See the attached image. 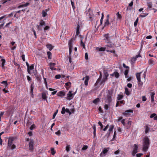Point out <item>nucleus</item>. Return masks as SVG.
<instances>
[{"instance_id":"obj_36","label":"nucleus","mask_w":157,"mask_h":157,"mask_svg":"<svg viewBox=\"0 0 157 157\" xmlns=\"http://www.w3.org/2000/svg\"><path fill=\"white\" fill-rule=\"evenodd\" d=\"M109 24V20L108 19H106L104 23V27H105L106 26H108Z\"/></svg>"},{"instance_id":"obj_26","label":"nucleus","mask_w":157,"mask_h":157,"mask_svg":"<svg viewBox=\"0 0 157 157\" xmlns=\"http://www.w3.org/2000/svg\"><path fill=\"white\" fill-rule=\"evenodd\" d=\"M155 94V93L154 92H151V102H153L154 101V95Z\"/></svg>"},{"instance_id":"obj_39","label":"nucleus","mask_w":157,"mask_h":157,"mask_svg":"<svg viewBox=\"0 0 157 157\" xmlns=\"http://www.w3.org/2000/svg\"><path fill=\"white\" fill-rule=\"evenodd\" d=\"M47 54L48 56V58L49 59H52V53L50 52H47Z\"/></svg>"},{"instance_id":"obj_5","label":"nucleus","mask_w":157,"mask_h":157,"mask_svg":"<svg viewBox=\"0 0 157 157\" xmlns=\"http://www.w3.org/2000/svg\"><path fill=\"white\" fill-rule=\"evenodd\" d=\"M106 49H107V47H105H105H96V50L97 51H101V52H104L105 51V50H106V51L107 52H113V53H115V51H113L112 50H105Z\"/></svg>"},{"instance_id":"obj_3","label":"nucleus","mask_w":157,"mask_h":157,"mask_svg":"<svg viewBox=\"0 0 157 157\" xmlns=\"http://www.w3.org/2000/svg\"><path fill=\"white\" fill-rule=\"evenodd\" d=\"M14 138L13 137H10L9 138L8 141V146L12 149H13L15 148L16 147L15 145L13 144V142Z\"/></svg>"},{"instance_id":"obj_47","label":"nucleus","mask_w":157,"mask_h":157,"mask_svg":"<svg viewBox=\"0 0 157 157\" xmlns=\"http://www.w3.org/2000/svg\"><path fill=\"white\" fill-rule=\"evenodd\" d=\"M104 76H105L106 77H108L109 76V74L108 73V72L106 70H104Z\"/></svg>"},{"instance_id":"obj_50","label":"nucleus","mask_w":157,"mask_h":157,"mask_svg":"<svg viewBox=\"0 0 157 157\" xmlns=\"http://www.w3.org/2000/svg\"><path fill=\"white\" fill-rule=\"evenodd\" d=\"M88 148V146L86 145H84L83 147H82V150H86Z\"/></svg>"},{"instance_id":"obj_45","label":"nucleus","mask_w":157,"mask_h":157,"mask_svg":"<svg viewBox=\"0 0 157 157\" xmlns=\"http://www.w3.org/2000/svg\"><path fill=\"white\" fill-rule=\"evenodd\" d=\"M70 145H67L66 147V150L67 152H69L70 151Z\"/></svg>"},{"instance_id":"obj_19","label":"nucleus","mask_w":157,"mask_h":157,"mask_svg":"<svg viewBox=\"0 0 157 157\" xmlns=\"http://www.w3.org/2000/svg\"><path fill=\"white\" fill-rule=\"evenodd\" d=\"M89 76L88 75H86L85 77V79L84 81L85 85L87 86L88 84V82L89 79Z\"/></svg>"},{"instance_id":"obj_53","label":"nucleus","mask_w":157,"mask_h":157,"mask_svg":"<svg viewBox=\"0 0 157 157\" xmlns=\"http://www.w3.org/2000/svg\"><path fill=\"white\" fill-rule=\"evenodd\" d=\"M51 153L52 155H54L56 153V151L54 150V148H52L51 149Z\"/></svg>"},{"instance_id":"obj_55","label":"nucleus","mask_w":157,"mask_h":157,"mask_svg":"<svg viewBox=\"0 0 157 157\" xmlns=\"http://www.w3.org/2000/svg\"><path fill=\"white\" fill-rule=\"evenodd\" d=\"M128 70H125V71H124V74L125 76V77L126 78H127V75H128Z\"/></svg>"},{"instance_id":"obj_22","label":"nucleus","mask_w":157,"mask_h":157,"mask_svg":"<svg viewBox=\"0 0 157 157\" xmlns=\"http://www.w3.org/2000/svg\"><path fill=\"white\" fill-rule=\"evenodd\" d=\"M148 64L151 65H153L155 64V62L152 59H150L148 62Z\"/></svg>"},{"instance_id":"obj_6","label":"nucleus","mask_w":157,"mask_h":157,"mask_svg":"<svg viewBox=\"0 0 157 157\" xmlns=\"http://www.w3.org/2000/svg\"><path fill=\"white\" fill-rule=\"evenodd\" d=\"M138 146L136 144H134L133 147V150L132 151V154L133 156H135L136 154L138 151Z\"/></svg>"},{"instance_id":"obj_60","label":"nucleus","mask_w":157,"mask_h":157,"mask_svg":"<svg viewBox=\"0 0 157 157\" xmlns=\"http://www.w3.org/2000/svg\"><path fill=\"white\" fill-rule=\"evenodd\" d=\"M61 133L60 130H58L57 132H55V134L58 136H60Z\"/></svg>"},{"instance_id":"obj_62","label":"nucleus","mask_w":157,"mask_h":157,"mask_svg":"<svg viewBox=\"0 0 157 157\" xmlns=\"http://www.w3.org/2000/svg\"><path fill=\"white\" fill-rule=\"evenodd\" d=\"M98 124L100 126L101 128H103V125L102 124L101 122L100 121H99L98 122Z\"/></svg>"},{"instance_id":"obj_59","label":"nucleus","mask_w":157,"mask_h":157,"mask_svg":"<svg viewBox=\"0 0 157 157\" xmlns=\"http://www.w3.org/2000/svg\"><path fill=\"white\" fill-rule=\"evenodd\" d=\"M146 76V72H144L143 74V75L142 77V78L143 79V78L144 79V80H145V77Z\"/></svg>"},{"instance_id":"obj_33","label":"nucleus","mask_w":157,"mask_h":157,"mask_svg":"<svg viewBox=\"0 0 157 157\" xmlns=\"http://www.w3.org/2000/svg\"><path fill=\"white\" fill-rule=\"evenodd\" d=\"M34 89V86L33 84H31L30 86V92L31 94V95L32 96L33 95V90Z\"/></svg>"},{"instance_id":"obj_32","label":"nucleus","mask_w":157,"mask_h":157,"mask_svg":"<svg viewBox=\"0 0 157 157\" xmlns=\"http://www.w3.org/2000/svg\"><path fill=\"white\" fill-rule=\"evenodd\" d=\"M108 77H106L105 76H104L103 77L102 80L100 82V83L101 84H102L103 83L105 82L107 80V78Z\"/></svg>"},{"instance_id":"obj_28","label":"nucleus","mask_w":157,"mask_h":157,"mask_svg":"<svg viewBox=\"0 0 157 157\" xmlns=\"http://www.w3.org/2000/svg\"><path fill=\"white\" fill-rule=\"evenodd\" d=\"M47 48L49 49L50 51H51L53 48L54 47L51 44H48L46 45Z\"/></svg>"},{"instance_id":"obj_43","label":"nucleus","mask_w":157,"mask_h":157,"mask_svg":"<svg viewBox=\"0 0 157 157\" xmlns=\"http://www.w3.org/2000/svg\"><path fill=\"white\" fill-rule=\"evenodd\" d=\"M138 85L139 87L140 88H141L143 86V82L141 81V80L140 81H138Z\"/></svg>"},{"instance_id":"obj_57","label":"nucleus","mask_w":157,"mask_h":157,"mask_svg":"<svg viewBox=\"0 0 157 157\" xmlns=\"http://www.w3.org/2000/svg\"><path fill=\"white\" fill-rule=\"evenodd\" d=\"M102 78V75L101 73H100V75L99 78H98V79L97 80V82L99 83L100 82V79H101Z\"/></svg>"},{"instance_id":"obj_23","label":"nucleus","mask_w":157,"mask_h":157,"mask_svg":"<svg viewBox=\"0 0 157 157\" xmlns=\"http://www.w3.org/2000/svg\"><path fill=\"white\" fill-rule=\"evenodd\" d=\"M147 5L148 6V9L150 10H151V8L152 6V2H149L147 3Z\"/></svg>"},{"instance_id":"obj_24","label":"nucleus","mask_w":157,"mask_h":157,"mask_svg":"<svg viewBox=\"0 0 157 157\" xmlns=\"http://www.w3.org/2000/svg\"><path fill=\"white\" fill-rule=\"evenodd\" d=\"M42 98L44 100H46L47 102V96L46 95V93L44 92L42 93Z\"/></svg>"},{"instance_id":"obj_12","label":"nucleus","mask_w":157,"mask_h":157,"mask_svg":"<svg viewBox=\"0 0 157 157\" xmlns=\"http://www.w3.org/2000/svg\"><path fill=\"white\" fill-rule=\"evenodd\" d=\"M65 95V93L64 91H61L58 92L57 93V95L61 98H63Z\"/></svg>"},{"instance_id":"obj_42","label":"nucleus","mask_w":157,"mask_h":157,"mask_svg":"<svg viewBox=\"0 0 157 157\" xmlns=\"http://www.w3.org/2000/svg\"><path fill=\"white\" fill-rule=\"evenodd\" d=\"M1 83L2 84L4 85H5L4 86L5 87H6L8 85V84H7V82L6 81H2L1 82Z\"/></svg>"},{"instance_id":"obj_48","label":"nucleus","mask_w":157,"mask_h":157,"mask_svg":"<svg viewBox=\"0 0 157 157\" xmlns=\"http://www.w3.org/2000/svg\"><path fill=\"white\" fill-rule=\"evenodd\" d=\"M4 133V132H2L0 133V144L1 145H2V140L1 137V136Z\"/></svg>"},{"instance_id":"obj_1","label":"nucleus","mask_w":157,"mask_h":157,"mask_svg":"<svg viewBox=\"0 0 157 157\" xmlns=\"http://www.w3.org/2000/svg\"><path fill=\"white\" fill-rule=\"evenodd\" d=\"M150 142L148 138L145 136L143 139V151H146L148 149L149 145Z\"/></svg>"},{"instance_id":"obj_15","label":"nucleus","mask_w":157,"mask_h":157,"mask_svg":"<svg viewBox=\"0 0 157 157\" xmlns=\"http://www.w3.org/2000/svg\"><path fill=\"white\" fill-rule=\"evenodd\" d=\"M34 65L32 64L31 66H29V67L27 68V71L29 74H31V71L34 69Z\"/></svg>"},{"instance_id":"obj_14","label":"nucleus","mask_w":157,"mask_h":157,"mask_svg":"<svg viewBox=\"0 0 157 157\" xmlns=\"http://www.w3.org/2000/svg\"><path fill=\"white\" fill-rule=\"evenodd\" d=\"M33 140L30 141L29 143V150L32 151L33 149Z\"/></svg>"},{"instance_id":"obj_34","label":"nucleus","mask_w":157,"mask_h":157,"mask_svg":"<svg viewBox=\"0 0 157 157\" xmlns=\"http://www.w3.org/2000/svg\"><path fill=\"white\" fill-rule=\"evenodd\" d=\"M108 44L105 46V47H107V48H108V47L112 48L113 47L114 45L113 43L110 42Z\"/></svg>"},{"instance_id":"obj_37","label":"nucleus","mask_w":157,"mask_h":157,"mask_svg":"<svg viewBox=\"0 0 157 157\" xmlns=\"http://www.w3.org/2000/svg\"><path fill=\"white\" fill-rule=\"evenodd\" d=\"M117 16V18L118 20H120L122 18V16L119 13V12H118L116 14Z\"/></svg>"},{"instance_id":"obj_64","label":"nucleus","mask_w":157,"mask_h":157,"mask_svg":"<svg viewBox=\"0 0 157 157\" xmlns=\"http://www.w3.org/2000/svg\"><path fill=\"white\" fill-rule=\"evenodd\" d=\"M85 57L86 60H87L88 59V54L87 53H85Z\"/></svg>"},{"instance_id":"obj_10","label":"nucleus","mask_w":157,"mask_h":157,"mask_svg":"<svg viewBox=\"0 0 157 157\" xmlns=\"http://www.w3.org/2000/svg\"><path fill=\"white\" fill-rule=\"evenodd\" d=\"M104 39L105 40V42L107 43H110V38L109 36V34H107L104 35Z\"/></svg>"},{"instance_id":"obj_40","label":"nucleus","mask_w":157,"mask_h":157,"mask_svg":"<svg viewBox=\"0 0 157 157\" xmlns=\"http://www.w3.org/2000/svg\"><path fill=\"white\" fill-rule=\"evenodd\" d=\"M29 3H26L23 4L22 5L20 6L19 7H26L29 5Z\"/></svg>"},{"instance_id":"obj_52","label":"nucleus","mask_w":157,"mask_h":157,"mask_svg":"<svg viewBox=\"0 0 157 157\" xmlns=\"http://www.w3.org/2000/svg\"><path fill=\"white\" fill-rule=\"evenodd\" d=\"M36 128V126L34 124H33L30 127V129L31 130H32L35 128Z\"/></svg>"},{"instance_id":"obj_41","label":"nucleus","mask_w":157,"mask_h":157,"mask_svg":"<svg viewBox=\"0 0 157 157\" xmlns=\"http://www.w3.org/2000/svg\"><path fill=\"white\" fill-rule=\"evenodd\" d=\"M125 92L126 94L128 96L130 94V92L128 91V89L127 88H125Z\"/></svg>"},{"instance_id":"obj_44","label":"nucleus","mask_w":157,"mask_h":157,"mask_svg":"<svg viewBox=\"0 0 157 157\" xmlns=\"http://www.w3.org/2000/svg\"><path fill=\"white\" fill-rule=\"evenodd\" d=\"M99 98H97L93 100V102L95 104L97 103L99 101Z\"/></svg>"},{"instance_id":"obj_8","label":"nucleus","mask_w":157,"mask_h":157,"mask_svg":"<svg viewBox=\"0 0 157 157\" xmlns=\"http://www.w3.org/2000/svg\"><path fill=\"white\" fill-rule=\"evenodd\" d=\"M13 110L12 107H9L6 111V114L8 115H10L11 114L13 113Z\"/></svg>"},{"instance_id":"obj_11","label":"nucleus","mask_w":157,"mask_h":157,"mask_svg":"<svg viewBox=\"0 0 157 157\" xmlns=\"http://www.w3.org/2000/svg\"><path fill=\"white\" fill-rule=\"evenodd\" d=\"M141 57L140 55V54H138V55H136L135 57H133L132 58V59L131 60V63L132 64H133L134 63L136 60L139 57Z\"/></svg>"},{"instance_id":"obj_9","label":"nucleus","mask_w":157,"mask_h":157,"mask_svg":"<svg viewBox=\"0 0 157 157\" xmlns=\"http://www.w3.org/2000/svg\"><path fill=\"white\" fill-rule=\"evenodd\" d=\"M45 25V22L44 21L42 20L40 22L39 25H36L37 28L39 30H41L42 29L40 28V27L42 26L43 25Z\"/></svg>"},{"instance_id":"obj_56","label":"nucleus","mask_w":157,"mask_h":157,"mask_svg":"<svg viewBox=\"0 0 157 157\" xmlns=\"http://www.w3.org/2000/svg\"><path fill=\"white\" fill-rule=\"evenodd\" d=\"M138 21V18H137L136 19L135 22H134V26L135 27L136 26Z\"/></svg>"},{"instance_id":"obj_17","label":"nucleus","mask_w":157,"mask_h":157,"mask_svg":"<svg viewBox=\"0 0 157 157\" xmlns=\"http://www.w3.org/2000/svg\"><path fill=\"white\" fill-rule=\"evenodd\" d=\"M133 110L132 109H128L126 110L124 113H123V115L126 116H128V113H132Z\"/></svg>"},{"instance_id":"obj_46","label":"nucleus","mask_w":157,"mask_h":157,"mask_svg":"<svg viewBox=\"0 0 157 157\" xmlns=\"http://www.w3.org/2000/svg\"><path fill=\"white\" fill-rule=\"evenodd\" d=\"M42 16L44 17L46 16L47 13V12L44 10H43L42 12Z\"/></svg>"},{"instance_id":"obj_27","label":"nucleus","mask_w":157,"mask_h":157,"mask_svg":"<svg viewBox=\"0 0 157 157\" xmlns=\"http://www.w3.org/2000/svg\"><path fill=\"white\" fill-rule=\"evenodd\" d=\"M1 60L2 62L1 67L3 69L4 68V66L6 63V60L4 59H2Z\"/></svg>"},{"instance_id":"obj_54","label":"nucleus","mask_w":157,"mask_h":157,"mask_svg":"<svg viewBox=\"0 0 157 157\" xmlns=\"http://www.w3.org/2000/svg\"><path fill=\"white\" fill-rule=\"evenodd\" d=\"M80 33V30H76L75 37L77 36L78 35L79 36H80L81 35H79Z\"/></svg>"},{"instance_id":"obj_35","label":"nucleus","mask_w":157,"mask_h":157,"mask_svg":"<svg viewBox=\"0 0 157 157\" xmlns=\"http://www.w3.org/2000/svg\"><path fill=\"white\" fill-rule=\"evenodd\" d=\"M113 75L116 78H118L120 76L119 73L117 71H114L113 72Z\"/></svg>"},{"instance_id":"obj_29","label":"nucleus","mask_w":157,"mask_h":157,"mask_svg":"<svg viewBox=\"0 0 157 157\" xmlns=\"http://www.w3.org/2000/svg\"><path fill=\"white\" fill-rule=\"evenodd\" d=\"M73 42V40H69L68 42V46L69 48H72V44Z\"/></svg>"},{"instance_id":"obj_31","label":"nucleus","mask_w":157,"mask_h":157,"mask_svg":"<svg viewBox=\"0 0 157 157\" xmlns=\"http://www.w3.org/2000/svg\"><path fill=\"white\" fill-rule=\"evenodd\" d=\"M145 133H147L148 132L150 131V128L148 126V125H146L145 126Z\"/></svg>"},{"instance_id":"obj_16","label":"nucleus","mask_w":157,"mask_h":157,"mask_svg":"<svg viewBox=\"0 0 157 157\" xmlns=\"http://www.w3.org/2000/svg\"><path fill=\"white\" fill-rule=\"evenodd\" d=\"M142 73V72H141L136 74V77L138 81H140L141 80V74Z\"/></svg>"},{"instance_id":"obj_38","label":"nucleus","mask_w":157,"mask_h":157,"mask_svg":"<svg viewBox=\"0 0 157 157\" xmlns=\"http://www.w3.org/2000/svg\"><path fill=\"white\" fill-rule=\"evenodd\" d=\"M123 98V96L122 95L118 94V96L117 97V100H118V101H119L120 100H121Z\"/></svg>"},{"instance_id":"obj_4","label":"nucleus","mask_w":157,"mask_h":157,"mask_svg":"<svg viewBox=\"0 0 157 157\" xmlns=\"http://www.w3.org/2000/svg\"><path fill=\"white\" fill-rule=\"evenodd\" d=\"M86 14L87 18H89L90 21H92L93 19L94 14L92 11L90 9L86 11Z\"/></svg>"},{"instance_id":"obj_13","label":"nucleus","mask_w":157,"mask_h":157,"mask_svg":"<svg viewBox=\"0 0 157 157\" xmlns=\"http://www.w3.org/2000/svg\"><path fill=\"white\" fill-rule=\"evenodd\" d=\"M112 95L111 94L109 93L107 96L106 102L108 103H110L112 101Z\"/></svg>"},{"instance_id":"obj_51","label":"nucleus","mask_w":157,"mask_h":157,"mask_svg":"<svg viewBox=\"0 0 157 157\" xmlns=\"http://www.w3.org/2000/svg\"><path fill=\"white\" fill-rule=\"evenodd\" d=\"M50 28V27L48 26H46L44 28V32H46V30H48Z\"/></svg>"},{"instance_id":"obj_25","label":"nucleus","mask_w":157,"mask_h":157,"mask_svg":"<svg viewBox=\"0 0 157 157\" xmlns=\"http://www.w3.org/2000/svg\"><path fill=\"white\" fill-rule=\"evenodd\" d=\"M56 65V64L54 63H51L50 64V69L53 70H56V68H54V66Z\"/></svg>"},{"instance_id":"obj_18","label":"nucleus","mask_w":157,"mask_h":157,"mask_svg":"<svg viewBox=\"0 0 157 157\" xmlns=\"http://www.w3.org/2000/svg\"><path fill=\"white\" fill-rule=\"evenodd\" d=\"M150 117L151 118H153V119L154 120H157V115L156 113H153L151 114Z\"/></svg>"},{"instance_id":"obj_49","label":"nucleus","mask_w":157,"mask_h":157,"mask_svg":"<svg viewBox=\"0 0 157 157\" xmlns=\"http://www.w3.org/2000/svg\"><path fill=\"white\" fill-rule=\"evenodd\" d=\"M81 27V25L79 24V23L77 25V26L76 28V30H80V29Z\"/></svg>"},{"instance_id":"obj_30","label":"nucleus","mask_w":157,"mask_h":157,"mask_svg":"<svg viewBox=\"0 0 157 157\" xmlns=\"http://www.w3.org/2000/svg\"><path fill=\"white\" fill-rule=\"evenodd\" d=\"M131 124V121H128V123L126 124V128L128 129L130 128V126Z\"/></svg>"},{"instance_id":"obj_58","label":"nucleus","mask_w":157,"mask_h":157,"mask_svg":"<svg viewBox=\"0 0 157 157\" xmlns=\"http://www.w3.org/2000/svg\"><path fill=\"white\" fill-rule=\"evenodd\" d=\"M57 112H58V110H57L56 111V112H55L54 113V114L53 115V117H52L53 119H54L55 118L56 115V114L57 113Z\"/></svg>"},{"instance_id":"obj_7","label":"nucleus","mask_w":157,"mask_h":157,"mask_svg":"<svg viewBox=\"0 0 157 157\" xmlns=\"http://www.w3.org/2000/svg\"><path fill=\"white\" fill-rule=\"evenodd\" d=\"M72 91H69L67 94L66 99L67 100H70L73 98L75 94H72Z\"/></svg>"},{"instance_id":"obj_63","label":"nucleus","mask_w":157,"mask_h":157,"mask_svg":"<svg viewBox=\"0 0 157 157\" xmlns=\"http://www.w3.org/2000/svg\"><path fill=\"white\" fill-rule=\"evenodd\" d=\"M104 108L106 110H108L109 108V105L107 104L105 105H104Z\"/></svg>"},{"instance_id":"obj_2","label":"nucleus","mask_w":157,"mask_h":157,"mask_svg":"<svg viewBox=\"0 0 157 157\" xmlns=\"http://www.w3.org/2000/svg\"><path fill=\"white\" fill-rule=\"evenodd\" d=\"M65 112L68 113H69L70 115H71L72 113H74V109L73 108L71 109L70 110L67 108H65L64 107H63L62 109L61 113L62 114H64Z\"/></svg>"},{"instance_id":"obj_21","label":"nucleus","mask_w":157,"mask_h":157,"mask_svg":"<svg viewBox=\"0 0 157 157\" xmlns=\"http://www.w3.org/2000/svg\"><path fill=\"white\" fill-rule=\"evenodd\" d=\"M114 128V126L113 125H111L109 126V128L108 130V132L107 133L108 134V136L110 135V132L112 131Z\"/></svg>"},{"instance_id":"obj_20","label":"nucleus","mask_w":157,"mask_h":157,"mask_svg":"<svg viewBox=\"0 0 157 157\" xmlns=\"http://www.w3.org/2000/svg\"><path fill=\"white\" fill-rule=\"evenodd\" d=\"M108 151V150L107 149V148H105L101 152L100 154L101 155H102L103 154V156H104L105 155V154Z\"/></svg>"},{"instance_id":"obj_61","label":"nucleus","mask_w":157,"mask_h":157,"mask_svg":"<svg viewBox=\"0 0 157 157\" xmlns=\"http://www.w3.org/2000/svg\"><path fill=\"white\" fill-rule=\"evenodd\" d=\"M125 119H124L121 120V122L122 124L124 125V126H126V124L125 123Z\"/></svg>"}]
</instances>
